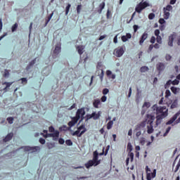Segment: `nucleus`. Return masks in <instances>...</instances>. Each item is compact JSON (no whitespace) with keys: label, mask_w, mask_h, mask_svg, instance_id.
Instances as JSON below:
<instances>
[{"label":"nucleus","mask_w":180,"mask_h":180,"mask_svg":"<svg viewBox=\"0 0 180 180\" xmlns=\"http://www.w3.org/2000/svg\"><path fill=\"white\" fill-rule=\"evenodd\" d=\"M99 153L98 150H95L93 153V160H89L87 163L85 164L86 168L89 169L91 167H96L101 164V160H98Z\"/></svg>","instance_id":"nucleus-1"},{"label":"nucleus","mask_w":180,"mask_h":180,"mask_svg":"<svg viewBox=\"0 0 180 180\" xmlns=\"http://www.w3.org/2000/svg\"><path fill=\"white\" fill-rule=\"evenodd\" d=\"M146 117L147 119H149L147 122L148 125L147 126V133L148 134H151L153 133H154V128L153 127V123H154V119H155V117H154V115H151V114H148L146 115Z\"/></svg>","instance_id":"nucleus-2"},{"label":"nucleus","mask_w":180,"mask_h":180,"mask_svg":"<svg viewBox=\"0 0 180 180\" xmlns=\"http://www.w3.org/2000/svg\"><path fill=\"white\" fill-rule=\"evenodd\" d=\"M148 6H150V3L148 1H144L142 0L141 2H140L135 8V12H137V13H141V11L143 9H146V8H148Z\"/></svg>","instance_id":"nucleus-3"},{"label":"nucleus","mask_w":180,"mask_h":180,"mask_svg":"<svg viewBox=\"0 0 180 180\" xmlns=\"http://www.w3.org/2000/svg\"><path fill=\"white\" fill-rule=\"evenodd\" d=\"M85 108H82L77 110V112H76V116L75 117V118L77 119V120H79V123H81V122H82V120H84V119H85Z\"/></svg>","instance_id":"nucleus-4"},{"label":"nucleus","mask_w":180,"mask_h":180,"mask_svg":"<svg viewBox=\"0 0 180 180\" xmlns=\"http://www.w3.org/2000/svg\"><path fill=\"white\" fill-rule=\"evenodd\" d=\"M168 116V110H165V112L162 114H158L156 116V127L159 124H161V122H162V119H165Z\"/></svg>","instance_id":"nucleus-5"},{"label":"nucleus","mask_w":180,"mask_h":180,"mask_svg":"<svg viewBox=\"0 0 180 180\" xmlns=\"http://www.w3.org/2000/svg\"><path fill=\"white\" fill-rule=\"evenodd\" d=\"M153 110H156V114L157 115H161L165 112V110H168L167 107L163 106V107H158L157 105H154L152 107Z\"/></svg>","instance_id":"nucleus-6"},{"label":"nucleus","mask_w":180,"mask_h":180,"mask_svg":"<svg viewBox=\"0 0 180 180\" xmlns=\"http://www.w3.org/2000/svg\"><path fill=\"white\" fill-rule=\"evenodd\" d=\"M40 146H25L24 151H30L31 153H37V151H40Z\"/></svg>","instance_id":"nucleus-7"},{"label":"nucleus","mask_w":180,"mask_h":180,"mask_svg":"<svg viewBox=\"0 0 180 180\" xmlns=\"http://www.w3.org/2000/svg\"><path fill=\"white\" fill-rule=\"evenodd\" d=\"M146 124H147V120L136 125L134 131H141V130H144V127H146Z\"/></svg>","instance_id":"nucleus-8"},{"label":"nucleus","mask_w":180,"mask_h":180,"mask_svg":"<svg viewBox=\"0 0 180 180\" xmlns=\"http://www.w3.org/2000/svg\"><path fill=\"white\" fill-rule=\"evenodd\" d=\"M123 49V46H119L114 51L115 56H116V57H122V56L124 54V50Z\"/></svg>","instance_id":"nucleus-9"},{"label":"nucleus","mask_w":180,"mask_h":180,"mask_svg":"<svg viewBox=\"0 0 180 180\" xmlns=\"http://www.w3.org/2000/svg\"><path fill=\"white\" fill-rule=\"evenodd\" d=\"M180 115V111L177 112L170 120L166 123L167 125L174 124L175 120L178 119V116Z\"/></svg>","instance_id":"nucleus-10"},{"label":"nucleus","mask_w":180,"mask_h":180,"mask_svg":"<svg viewBox=\"0 0 180 180\" xmlns=\"http://www.w3.org/2000/svg\"><path fill=\"white\" fill-rule=\"evenodd\" d=\"M169 96H171V91L169 90H166L165 91V101H164V104L167 105L168 107H169V105H171V103H172V101H170V103H168V98H169Z\"/></svg>","instance_id":"nucleus-11"},{"label":"nucleus","mask_w":180,"mask_h":180,"mask_svg":"<svg viewBox=\"0 0 180 180\" xmlns=\"http://www.w3.org/2000/svg\"><path fill=\"white\" fill-rule=\"evenodd\" d=\"M156 68L159 72H161L165 70V64H164V63H158L156 65Z\"/></svg>","instance_id":"nucleus-12"},{"label":"nucleus","mask_w":180,"mask_h":180,"mask_svg":"<svg viewBox=\"0 0 180 180\" xmlns=\"http://www.w3.org/2000/svg\"><path fill=\"white\" fill-rule=\"evenodd\" d=\"M147 37H148V34L146 32H145L141 37V39L139 41L140 46H143V43L146 41V40L147 39Z\"/></svg>","instance_id":"nucleus-13"},{"label":"nucleus","mask_w":180,"mask_h":180,"mask_svg":"<svg viewBox=\"0 0 180 180\" xmlns=\"http://www.w3.org/2000/svg\"><path fill=\"white\" fill-rule=\"evenodd\" d=\"M174 39H175V35L174 34H171L169 37L168 46H169V47H173Z\"/></svg>","instance_id":"nucleus-14"},{"label":"nucleus","mask_w":180,"mask_h":180,"mask_svg":"<svg viewBox=\"0 0 180 180\" xmlns=\"http://www.w3.org/2000/svg\"><path fill=\"white\" fill-rule=\"evenodd\" d=\"M13 138V132L9 133L7 134V136L3 139V141L4 143H7V141H11L12 139Z\"/></svg>","instance_id":"nucleus-15"},{"label":"nucleus","mask_w":180,"mask_h":180,"mask_svg":"<svg viewBox=\"0 0 180 180\" xmlns=\"http://www.w3.org/2000/svg\"><path fill=\"white\" fill-rule=\"evenodd\" d=\"M101 115H102V112L98 111V113L96 112H92V117L94 120H98L101 117Z\"/></svg>","instance_id":"nucleus-16"},{"label":"nucleus","mask_w":180,"mask_h":180,"mask_svg":"<svg viewBox=\"0 0 180 180\" xmlns=\"http://www.w3.org/2000/svg\"><path fill=\"white\" fill-rule=\"evenodd\" d=\"M85 131H86V129L82 131L80 133V131L77 129L76 131L72 134V136H77V137H81L82 134L85 133Z\"/></svg>","instance_id":"nucleus-17"},{"label":"nucleus","mask_w":180,"mask_h":180,"mask_svg":"<svg viewBox=\"0 0 180 180\" xmlns=\"http://www.w3.org/2000/svg\"><path fill=\"white\" fill-rule=\"evenodd\" d=\"M78 122V119H77L75 117H74L70 122H68V126L70 127H72L77 124V122Z\"/></svg>","instance_id":"nucleus-18"},{"label":"nucleus","mask_w":180,"mask_h":180,"mask_svg":"<svg viewBox=\"0 0 180 180\" xmlns=\"http://www.w3.org/2000/svg\"><path fill=\"white\" fill-rule=\"evenodd\" d=\"M76 49L80 56H82V54H84V50H85L84 46L80 45V46H77Z\"/></svg>","instance_id":"nucleus-19"},{"label":"nucleus","mask_w":180,"mask_h":180,"mask_svg":"<svg viewBox=\"0 0 180 180\" xmlns=\"http://www.w3.org/2000/svg\"><path fill=\"white\" fill-rule=\"evenodd\" d=\"M60 51H61V46L60 44H57L53 51V54H55L56 56H58V54H60Z\"/></svg>","instance_id":"nucleus-20"},{"label":"nucleus","mask_w":180,"mask_h":180,"mask_svg":"<svg viewBox=\"0 0 180 180\" xmlns=\"http://www.w3.org/2000/svg\"><path fill=\"white\" fill-rule=\"evenodd\" d=\"M35 64H36V58H34L31 62H30V63L26 68L27 71H29V70H30V68H32L33 65H34Z\"/></svg>","instance_id":"nucleus-21"},{"label":"nucleus","mask_w":180,"mask_h":180,"mask_svg":"<svg viewBox=\"0 0 180 180\" xmlns=\"http://www.w3.org/2000/svg\"><path fill=\"white\" fill-rule=\"evenodd\" d=\"M105 1L100 4L99 9L98 10V13H99V15H101V13H102V11L105 9Z\"/></svg>","instance_id":"nucleus-22"},{"label":"nucleus","mask_w":180,"mask_h":180,"mask_svg":"<svg viewBox=\"0 0 180 180\" xmlns=\"http://www.w3.org/2000/svg\"><path fill=\"white\" fill-rule=\"evenodd\" d=\"M93 105L94 108H99V105H101V100L99 98L94 100V101L93 102Z\"/></svg>","instance_id":"nucleus-23"},{"label":"nucleus","mask_w":180,"mask_h":180,"mask_svg":"<svg viewBox=\"0 0 180 180\" xmlns=\"http://www.w3.org/2000/svg\"><path fill=\"white\" fill-rule=\"evenodd\" d=\"M171 91H172V92H173L174 94V95H176V94L179 93L180 89L178 87L172 86Z\"/></svg>","instance_id":"nucleus-24"},{"label":"nucleus","mask_w":180,"mask_h":180,"mask_svg":"<svg viewBox=\"0 0 180 180\" xmlns=\"http://www.w3.org/2000/svg\"><path fill=\"white\" fill-rule=\"evenodd\" d=\"M178 108V100H174L170 105V109H175Z\"/></svg>","instance_id":"nucleus-25"},{"label":"nucleus","mask_w":180,"mask_h":180,"mask_svg":"<svg viewBox=\"0 0 180 180\" xmlns=\"http://www.w3.org/2000/svg\"><path fill=\"white\" fill-rule=\"evenodd\" d=\"M54 15V13H51L49 16L48 18L46 20V26L49 24V22L51 20V18H53V15Z\"/></svg>","instance_id":"nucleus-26"},{"label":"nucleus","mask_w":180,"mask_h":180,"mask_svg":"<svg viewBox=\"0 0 180 180\" xmlns=\"http://www.w3.org/2000/svg\"><path fill=\"white\" fill-rule=\"evenodd\" d=\"M169 15H170L169 12H168L167 11H164V15H163L164 19H165L166 20L167 19H169Z\"/></svg>","instance_id":"nucleus-27"},{"label":"nucleus","mask_w":180,"mask_h":180,"mask_svg":"<svg viewBox=\"0 0 180 180\" xmlns=\"http://www.w3.org/2000/svg\"><path fill=\"white\" fill-rule=\"evenodd\" d=\"M170 85H172V80H169L167 82V83L165 84V89H168Z\"/></svg>","instance_id":"nucleus-28"},{"label":"nucleus","mask_w":180,"mask_h":180,"mask_svg":"<svg viewBox=\"0 0 180 180\" xmlns=\"http://www.w3.org/2000/svg\"><path fill=\"white\" fill-rule=\"evenodd\" d=\"M47 147L49 150H51V148H54L56 147V143H47Z\"/></svg>","instance_id":"nucleus-29"},{"label":"nucleus","mask_w":180,"mask_h":180,"mask_svg":"<svg viewBox=\"0 0 180 180\" xmlns=\"http://www.w3.org/2000/svg\"><path fill=\"white\" fill-rule=\"evenodd\" d=\"M128 158H129V160L131 159V162H133V160H134V153L129 152L128 154Z\"/></svg>","instance_id":"nucleus-30"},{"label":"nucleus","mask_w":180,"mask_h":180,"mask_svg":"<svg viewBox=\"0 0 180 180\" xmlns=\"http://www.w3.org/2000/svg\"><path fill=\"white\" fill-rule=\"evenodd\" d=\"M150 106H151V103L150 102H145L142 106L143 109H144V108H146V109H148V108H150Z\"/></svg>","instance_id":"nucleus-31"},{"label":"nucleus","mask_w":180,"mask_h":180,"mask_svg":"<svg viewBox=\"0 0 180 180\" xmlns=\"http://www.w3.org/2000/svg\"><path fill=\"white\" fill-rule=\"evenodd\" d=\"M112 127H113V121L108 122V123L107 124L108 130H110V129H112Z\"/></svg>","instance_id":"nucleus-32"},{"label":"nucleus","mask_w":180,"mask_h":180,"mask_svg":"<svg viewBox=\"0 0 180 180\" xmlns=\"http://www.w3.org/2000/svg\"><path fill=\"white\" fill-rule=\"evenodd\" d=\"M18 23H15L13 26H12V27H11V32L13 33L14 32H16V30H17V29H18Z\"/></svg>","instance_id":"nucleus-33"},{"label":"nucleus","mask_w":180,"mask_h":180,"mask_svg":"<svg viewBox=\"0 0 180 180\" xmlns=\"http://www.w3.org/2000/svg\"><path fill=\"white\" fill-rule=\"evenodd\" d=\"M149 68L147 66H143L140 68L141 72H146V71H148Z\"/></svg>","instance_id":"nucleus-34"},{"label":"nucleus","mask_w":180,"mask_h":180,"mask_svg":"<svg viewBox=\"0 0 180 180\" xmlns=\"http://www.w3.org/2000/svg\"><path fill=\"white\" fill-rule=\"evenodd\" d=\"M7 122H8L9 124H13V117H8L6 119Z\"/></svg>","instance_id":"nucleus-35"},{"label":"nucleus","mask_w":180,"mask_h":180,"mask_svg":"<svg viewBox=\"0 0 180 180\" xmlns=\"http://www.w3.org/2000/svg\"><path fill=\"white\" fill-rule=\"evenodd\" d=\"M156 41L158 44H162V38H161V36L159 35L157 37Z\"/></svg>","instance_id":"nucleus-36"},{"label":"nucleus","mask_w":180,"mask_h":180,"mask_svg":"<svg viewBox=\"0 0 180 180\" xmlns=\"http://www.w3.org/2000/svg\"><path fill=\"white\" fill-rule=\"evenodd\" d=\"M101 72L100 75H98V77H100L101 81L103 82V76L105 75V73H104L103 69H101Z\"/></svg>","instance_id":"nucleus-37"},{"label":"nucleus","mask_w":180,"mask_h":180,"mask_svg":"<svg viewBox=\"0 0 180 180\" xmlns=\"http://www.w3.org/2000/svg\"><path fill=\"white\" fill-rule=\"evenodd\" d=\"M163 11H172V6H171V5H167L166 7H165L164 8H163Z\"/></svg>","instance_id":"nucleus-38"},{"label":"nucleus","mask_w":180,"mask_h":180,"mask_svg":"<svg viewBox=\"0 0 180 180\" xmlns=\"http://www.w3.org/2000/svg\"><path fill=\"white\" fill-rule=\"evenodd\" d=\"M52 138L53 137H60V131H55L53 133H52Z\"/></svg>","instance_id":"nucleus-39"},{"label":"nucleus","mask_w":180,"mask_h":180,"mask_svg":"<svg viewBox=\"0 0 180 180\" xmlns=\"http://www.w3.org/2000/svg\"><path fill=\"white\" fill-rule=\"evenodd\" d=\"M127 150H129V153H131V151H133V146H131V143H128Z\"/></svg>","instance_id":"nucleus-40"},{"label":"nucleus","mask_w":180,"mask_h":180,"mask_svg":"<svg viewBox=\"0 0 180 180\" xmlns=\"http://www.w3.org/2000/svg\"><path fill=\"white\" fill-rule=\"evenodd\" d=\"M170 131H171V127H168L166 129L165 133L163 134V136L167 137V136H168V133H169Z\"/></svg>","instance_id":"nucleus-41"},{"label":"nucleus","mask_w":180,"mask_h":180,"mask_svg":"<svg viewBox=\"0 0 180 180\" xmlns=\"http://www.w3.org/2000/svg\"><path fill=\"white\" fill-rule=\"evenodd\" d=\"M139 142L141 146H144L146 144V138L144 137L141 138Z\"/></svg>","instance_id":"nucleus-42"},{"label":"nucleus","mask_w":180,"mask_h":180,"mask_svg":"<svg viewBox=\"0 0 180 180\" xmlns=\"http://www.w3.org/2000/svg\"><path fill=\"white\" fill-rule=\"evenodd\" d=\"M154 18H155V14H154L153 13H151L148 15V19L150 20H153V19H154Z\"/></svg>","instance_id":"nucleus-43"},{"label":"nucleus","mask_w":180,"mask_h":180,"mask_svg":"<svg viewBox=\"0 0 180 180\" xmlns=\"http://www.w3.org/2000/svg\"><path fill=\"white\" fill-rule=\"evenodd\" d=\"M179 80L177 79H174V81H172V85H179Z\"/></svg>","instance_id":"nucleus-44"},{"label":"nucleus","mask_w":180,"mask_h":180,"mask_svg":"<svg viewBox=\"0 0 180 180\" xmlns=\"http://www.w3.org/2000/svg\"><path fill=\"white\" fill-rule=\"evenodd\" d=\"M86 130V128H85V124H82L80 127L77 128V130L81 131V130Z\"/></svg>","instance_id":"nucleus-45"},{"label":"nucleus","mask_w":180,"mask_h":180,"mask_svg":"<svg viewBox=\"0 0 180 180\" xmlns=\"http://www.w3.org/2000/svg\"><path fill=\"white\" fill-rule=\"evenodd\" d=\"M82 8V5H78L77 7V12L78 13V15H79V13H81V9Z\"/></svg>","instance_id":"nucleus-46"},{"label":"nucleus","mask_w":180,"mask_h":180,"mask_svg":"<svg viewBox=\"0 0 180 180\" xmlns=\"http://www.w3.org/2000/svg\"><path fill=\"white\" fill-rule=\"evenodd\" d=\"M70 8H71V4H68L66 6L65 15H68V12H70Z\"/></svg>","instance_id":"nucleus-47"},{"label":"nucleus","mask_w":180,"mask_h":180,"mask_svg":"<svg viewBox=\"0 0 180 180\" xmlns=\"http://www.w3.org/2000/svg\"><path fill=\"white\" fill-rule=\"evenodd\" d=\"M4 77L5 78H8V77H9V71H8V70H4Z\"/></svg>","instance_id":"nucleus-48"},{"label":"nucleus","mask_w":180,"mask_h":180,"mask_svg":"<svg viewBox=\"0 0 180 180\" xmlns=\"http://www.w3.org/2000/svg\"><path fill=\"white\" fill-rule=\"evenodd\" d=\"M151 177L152 178H155V175H157V169H154L153 172L150 173Z\"/></svg>","instance_id":"nucleus-49"},{"label":"nucleus","mask_w":180,"mask_h":180,"mask_svg":"<svg viewBox=\"0 0 180 180\" xmlns=\"http://www.w3.org/2000/svg\"><path fill=\"white\" fill-rule=\"evenodd\" d=\"M171 58H172V56H171V55L166 54V56H165L166 61H169L171 60Z\"/></svg>","instance_id":"nucleus-50"},{"label":"nucleus","mask_w":180,"mask_h":180,"mask_svg":"<svg viewBox=\"0 0 180 180\" xmlns=\"http://www.w3.org/2000/svg\"><path fill=\"white\" fill-rule=\"evenodd\" d=\"M65 144L68 146H72V141L70 139L65 141Z\"/></svg>","instance_id":"nucleus-51"},{"label":"nucleus","mask_w":180,"mask_h":180,"mask_svg":"<svg viewBox=\"0 0 180 180\" xmlns=\"http://www.w3.org/2000/svg\"><path fill=\"white\" fill-rule=\"evenodd\" d=\"M109 94V89H103V94L108 95Z\"/></svg>","instance_id":"nucleus-52"},{"label":"nucleus","mask_w":180,"mask_h":180,"mask_svg":"<svg viewBox=\"0 0 180 180\" xmlns=\"http://www.w3.org/2000/svg\"><path fill=\"white\" fill-rule=\"evenodd\" d=\"M39 143H40V144H46V139H43V138H40Z\"/></svg>","instance_id":"nucleus-53"},{"label":"nucleus","mask_w":180,"mask_h":180,"mask_svg":"<svg viewBox=\"0 0 180 180\" xmlns=\"http://www.w3.org/2000/svg\"><path fill=\"white\" fill-rule=\"evenodd\" d=\"M12 82H4L3 83V85H6V88H9V86H11V85H12Z\"/></svg>","instance_id":"nucleus-54"},{"label":"nucleus","mask_w":180,"mask_h":180,"mask_svg":"<svg viewBox=\"0 0 180 180\" xmlns=\"http://www.w3.org/2000/svg\"><path fill=\"white\" fill-rule=\"evenodd\" d=\"M151 173H147L146 174V179L147 180H151L152 179V177H151Z\"/></svg>","instance_id":"nucleus-55"},{"label":"nucleus","mask_w":180,"mask_h":180,"mask_svg":"<svg viewBox=\"0 0 180 180\" xmlns=\"http://www.w3.org/2000/svg\"><path fill=\"white\" fill-rule=\"evenodd\" d=\"M58 143L59 144H64V143H65V141H64V139L60 138L58 139Z\"/></svg>","instance_id":"nucleus-56"},{"label":"nucleus","mask_w":180,"mask_h":180,"mask_svg":"<svg viewBox=\"0 0 180 180\" xmlns=\"http://www.w3.org/2000/svg\"><path fill=\"white\" fill-rule=\"evenodd\" d=\"M165 20L164 19V18H160V20H159V23L160 24V25H164V23H165Z\"/></svg>","instance_id":"nucleus-57"},{"label":"nucleus","mask_w":180,"mask_h":180,"mask_svg":"<svg viewBox=\"0 0 180 180\" xmlns=\"http://www.w3.org/2000/svg\"><path fill=\"white\" fill-rule=\"evenodd\" d=\"M136 131V136L137 137V139H139V137L141 136V131Z\"/></svg>","instance_id":"nucleus-58"},{"label":"nucleus","mask_w":180,"mask_h":180,"mask_svg":"<svg viewBox=\"0 0 180 180\" xmlns=\"http://www.w3.org/2000/svg\"><path fill=\"white\" fill-rule=\"evenodd\" d=\"M180 123V118L179 117L176 120L174 121V123L172 124V126H175V124H178Z\"/></svg>","instance_id":"nucleus-59"},{"label":"nucleus","mask_w":180,"mask_h":180,"mask_svg":"<svg viewBox=\"0 0 180 180\" xmlns=\"http://www.w3.org/2000/svg\"><path fill=\"white\" fill-rule=\"evenodd\" d=\"M108 99V97H106V96H103L101 97V102H106V100Z\"/></svg>","instance_id":"nucleus-60"},{"label":"nucleus","mask_w":180,"mask_h":180,"mask_svg":"<svg viewBox=\"0 0 180 180\" xmlns=\"http://www.w3.org/2000/svg\"><path fill=\"white\" fill-rule=\"evenodd\" d=\"M160 30H161L162 32V30H165V25L161 24V25L160 26Z\"/></svg>","instance_id":"nucleus-61"},{"label":"nucleus","mask_w":180,"mask_h":180,"mask_svg":"<svg viewBox=\"0 0 180 180\" xmlns=\"http://www.w3.org/2000/svg\"><path fill=\"white\" fill-rule=\"evenodd\" d=\"M101 67H102V63L98 62V64H97V67H96L97 71H98L99 69H100Z\"/></svg>","instance_id":"nucleus-62"},{"label":"nucleus","mask_w":180,"mask_h":180,"mask_svg":"<svg viewBox=\"0 0 180 180\" xmlns=\"http://www.w3.org/2000/svg\"><path fill=\"white\" fill-rule=\"evenodd\" d=\"M49 130L50 133H54V131H56V130L54 129V127H49Z\"/></svg>","instance_id":"nucleus-63"},{"label":"nucleus","mask_w":180,"mask_h":180,"mask_svg":"<svg viewBox=\"0 0 180 180\" xmlns=\"http://www.w3.org/2000/svg\"><path fill=\"white\" fill-rule=\"evenodd\" d=\"M122 41L126 42L129 39H128L127 37L124 35V36L122 37Z\"/></svg>","instance_id":"nucleus-64"}]
</instances>
